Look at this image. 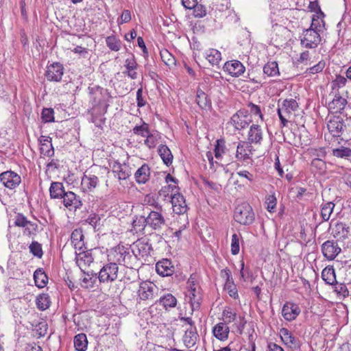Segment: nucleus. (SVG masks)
I'll use <instances>...</instances> for the list:
<instances>
[{"label":"nucleus","instance_id":"36","mask_svg":"<svg viewBox=\"0 0 351 351\" xmlns=\"http://www.w3.org/2000/svg\"><path fill=\"white\" fill-rule=\"evenodd\" d=\"M158 154L163 162L169 166L172 163L173 155L169 148L165 145H160L158 147Z\"/></svg>","mask_w":351,"mask_h":351},{"label":"nucleus","instance_id":"44","mask_svg":"<svg viewBox=\"0 0 351 351\" xmlns=\"http://www.w3.org/2000/svg\"><path fill=\"white\" fill-rule=\"evenodd\" d=\"M88 89L90 94L93 95V101L95 103L101 102L102 99L100 97H99V95L103 96L104 95L108 94L107 89H104L99 86L89 87Z\"/></svg>","mask_w":351,"mask_h":351},{"label":"nucleus","instance_id":"14","mask_svg":"<svg viewBox=\"0 0 351 351\" xmlns=\"http://www.w3.org/2000/svg\"><path fill=\"white\" fill-rule=\"evenodd\" d=\"M322 252L324 257L328 260H333L341 252V248L337 242L326 241L322 245Z\"/></svg>","mask_w":351,"mask_h":351},{"label":"nucleus","instance_id":"23","mask_svg":"<svg viewBox=\"0 0 351 351\" xmlns=\"http://www.w3.org/2000/svg\"><path fill=\"white\" fill-rule=\"evenodd\" d=\"M252 154V146L248 142L241 141L238 143L236 153V158L238 160H247Z\"/></svg>","mask_w":351,"mask_h":351},{"label":"nucleus","instance_id":"16","mask_svg":"<svg viewBox=\"0 0 351 351\" xmlns=\"http://www.w3.org/2000/svg\"><path fill=\"white\" fill-rule=\"evenodd\" d=\"M223 70L232 77H239L245 72V68L240 61L233 60L225 63Z\"/></svg>","mask_w":351,"mask_h":351},{"label":"nucleus","instance_id":"17","mask_svg":"<svg viewBox=\"0 0 351 351\" xmlns=\"http://www.w3.org/2000/svg\"><path fill=\"white\" fill-rule=\"evenodd\" d=\"M112 171L119 180H126L131 175V169L125 163L121 164L118 161H114L110 165Z\"/></svg>","mask_w":351,"mask_h":351},{"label":"nucleus","instance_id":"57","mask_svg":"<svg viewBox=\"0 0 351 351\" xmlns=\"http://www.w3.org/2000/svg\"><path fill=\"white\" fill-rule=\"evenodd\" d=\"M192 9H193V16L195 18H203L207 14L206 8L202 4H198L197 3Z\"/></svg>","mask_w":351,"mask_h":351},{"label":"nucleus","instance_id":"47","mask_svg":"<svg viewBox=\"0 0 351 351\" xmlns=\"http://www.w3.org/2000/svg\"><path fill=\"white\" fill-rule=\"evenodd\" d=\"M85 221L90 224L96 230H99L101 226V217L96 213L90 214Z\"/></svg>","mask_w":351,"mask_h":351},{"label":"nucleus","instance_id":"50","mask_svg":"<svg viewBox=\"0 0 351 351\" xmlns=\"http://www.w3.org/2000/svg\"><path fill=\"white\" fill-rule=\"evenodd\" d=\"M223 323L228 324L237 319V313L233 312L232 309L229 307L226 308L222 313Z\"/></svg>","mask_w":351,"mask_h":351},{"label":"nucleus","instance_id":"7","mask_svg":"<svg viewBox=\"0 0 351 351\" xmlns=\"http://www.w3.org/2000/svg\"><path fill=\"white\" fill-rule=\"evenodd\" d=\"M157 291L158 288L154 283L145 281L140 284L137 293L140 300L152 301L156 298Z\"/></svg>","mask_w":351,"mask_h":351},{"label":"nucleus","instance_id":"33","mask_svg":"<svg viewBox=\"0 0 351 351\" xmlns=\"http://www.w3.org/2000/svg\"><path fill=\"white\" fill-rule=\"evenodd\" d=\"M150 169L146 164L137 169L134 174L136 181L139 184H145L149 178Z\"/></svg>","mask_w":351,"mask_h":351},{"label":"nucleus","instance_id":"54","mask_svg":"<svg viewBox=\"0 0 351 351\" xmlns=\"http://www.w3.org/2000/svg\"><path fill=\"white\" fill-rule=\"evenodd\" d=\"M30 252L38 258H41L43 254L41 244L37 241H32L29 246Z\"/></svg>","mask_w":351,"mask_h":351},{"label":"nucleus","instance_id":"62","mask_svg":"<svg viewBox=\"0 0 351 351\" xmlns=\"http://www.w3.org/2000/svg\"><path fill=\"white\" fill-rule=\"evenodd\" d=\"M333 155L338 158H344L351 156V149L348 147H341L333 149Z\"/></svg>","mask_w":351,"mask_h":351},{"label":"nucleus","instance_id":"28","mask_svg":"<svg viewBox=\"0 0 351 351\" xmlns=\"http://www.w3.org/2000/svg\"><path fill=\"white\" fill-rule=\"evenodd\" d=\"M124 66L125 68V71L123 72V74L127 75L132 80H136L138 77V74L135 71L137 69L138 64L136 63L134 56L125 60Z\"/></svg>","mask_w":351,"mask_h":351},{"label":"nucleus","instance_id":"45","mask_svg":"<svg viewBox=\"0 0 351 351\" xmlns=\"http://www.w3.org/2000/svg\"><path fill=\"white\" fill-rule=\"evenodd\" d=\"M132 230L136 232H142L147 226V219L143 216H136L132 221Z\"/></svg>","mask_w":351,"mask_h":351},{"label":"nucleus","instance_id":"64","mask_svg":"<svg viewBox=\"0 0 351 351\" xmlns=\"http://www.w3.org/2000/svg\"><path fill=\"white\" fill-rule=\"evenodd\" d=\"M239 237L237 234H234L231 241V253L233 255H237L239 254Z\"/></svg>","mask_w":351,"mask_h":351},{"label":"nucleus","instance_id":"32","mask_svg":"<svg viewBox=\"0 0 351 351\" xmlns=\"http://www.w3.org/2000/svg\"><path fill=\"white\" fill-rule=\"evenodd\" d=\"M66 191L62 182H51L49 188V194L51 199H62Z\"/></svg>","mask_w":351,"mask_h":351},{"label":"nucleus","instance_id":"53","mask_svg":"<svg viewBox=\"0 0 351 351\" xmlns=\"http://www.w3.org/2000/svg\"><path fill=\"white\" fill-rule=\"evenodd\" d=\"M309 28L316 29V31L320 34V32H322L325 29V22L323 19H320L318 16L317 19L313 17Z\"/></svg>","mask_w":351,"mask_h":351},{"label":"nucleus","instance_id":"55","mask_svg":"<svg viewBox=\"0 0 351 351\" xmlns=\"http://www.w3.org/2000/svg\"><path fill=\"white\" fill-rule=\"evenodd\" d=\"M41 117L45 123H51L54 121V110L53 108H43Z\"/></svg>","mask_w":351,"mask_h":351},{"label":"nucleus","instance_id":"11","mask_svg":"<svg viewBox=\"0 0 351 351\" xmlns=\"http://www.w3.org/2000/svg\"><path fill=\"white\" fill-rule=\"evenodd\" d=\"M301 312L300 308L297 304L287 302L282 307V315L288 322L295 320Z\"/></svg>","mask_w":351,"mask_h":351},{"label":"nucleus","instance_id":"24","mask_svg":"<svg viewBox=\"0 0 351 351\" xmlns=\"http://www.w3.org/2000/svg\"><path fill=\"white\" fill-rule=\"evenodd\" d=\"M247 140L250 144H261L263 141V131L258 125H251L248 132Z\"/></svg>","mask_w":351,"mask_h":351},{"label":"nucleus","instance_id":"13","mask_svg":"<svg viewBox=\"0 0 351 351\" xmlns=\"http://www.w3.org/2000/svg\"><path fill=\"white\" fill-rule=\"evenodd\" d=\"M172 208L174 213L178 215L184 214L188 209L184 196L180 193L171 195Z\"/></svg>","mask_w":351,"mask_h":351},{"label":"nucleus","instance_id":"52","mask_svg":"<svg viewBox=\"0 0 351 351\" xmlns=\"http://www.w3.org/2000/svg\"><path fill=\"white\" fill-rule=\"evenodd\" d=\"M38 230V226L37 223L29 221L27 225L25 226L23 230V234L25 236L30 237L35 235Z\"/></svg>","mask_w":351,"mask_h":351},{"label":"nucleus","instance_id":"20","mask_svg":"<svg viewBox=\"0 0 351 351\" xmlns=\"http://www.w3.org/2000/svg\"><path fill=\"white\" fill-rule=\"evenodd\" d=\"M156 270L160 276H170L173 274L175 268L170 260L162 259L156 263Z\"/></svg>","mask_w":351,"mask_h":351},{"label":"nucleus","instance_id":"35","mask_svg":"<svg viewBox=\"0 0 351 351\" xmlns=\"http://www.w3.org/2000/svg\"><path fill=\"white\" fill-rule=\"evenodd\" d=\"M35 285L38 288H43L48 282V277L41 268L37 269L34 273Z\"/></svg>","mask_w":351,"mask_h":351},{"label":"nucleus","instance_id":"5","mask_svg":"<svg viewBox=\"0 0 351 351\" xmlns=\"http://www.w3.org/2000/svg\"><path fill=\"white\" fill-rule=\"evenodd\" d=\"M300 45L302 47L307 49H315L321 43L320 34L316 29L311 28L306 29L303 31L300 36Z\"/></svg>","mask_w":351,"mask_h":351},{"label":"nucleus","instance_id":"41","mask_svg":"<svg viewBox=\"0 0 351 351\" xmlns=\"http://www.w3.org/2000/svg\"><path fill=\"white\" fill-rule=\"evenodd\" d=\"M334 208L335 204L332 202H328L322 205L320 214L324 221H328L330 219Z\"/></svg>","mask_w":351,"mask_h":351},{"label":"nucleus","instance_id":"26","mask_svg":"<svg viewBox=\"0 0 351 351\" xmlns=\"http://www.w3.org/2000/svg\"><path fill=\"white\" fill-rule=\"evenodd\" d=\"M76 264L79 266L82 271L83 267L90 265L93 261V257L90 252L84 250L79 251V253L76 252Z\"/></svg>","mask_w":351,"mask_h":351},{"label":"nucleus","instance_id":"59","mask_svg":"<svg viewBox=\"0 0 351 351\" xmlns=\"http://www.w3.org/2000/svg\"><path fill=\"white\" fill-rule=\"evenodd\" d=\"M40 153L45 156H53L54 154V149L52 143H42L40 147Z\"/></svg>","mask_w":351,"mask_h":351},{"label":"nucleus","instance_id":"60","mask_svg":"<svg viewBox=\"0 0 351 351\" xmlns=\"http://www.w3.org/2000/svg\"><path fill=\"white\" fill-rule=\"evenodd\" d=\"M277 203V199L274 195H269L267 196L265 204H267V210L273 213L275 211L276 206Z\"/></svg>","mask_w":351,"mask_h":351},{"label":"nucleus","instance_id":"1","mask_svg":"<svg viewBox=\"0 0 351 351\" xmlns=\"http://www.w3.org/2000/svg\"><path fill=\"white\" fill-rule=\"evenodd\" d=\"M108 257V261L123 265L128 268H132L134 262L136 261V257L133 254H130L129 249L120 245L114 247Z\"/></svg>","mask_w":351,"mask_h":351},{"label":"nucleus","instance_id":"21","mask_svg":"<svg viewBox=\"0 0 351 351\" xmlns=\"http://www.w3.org/2000/svg\"><path fill=\"white\" fill-rule=\"evenodd\" d=\"M199 338L196 326H192L187 328L183 336V342L187 348H193Z\"/></svg>","mask_w":351,"mask_h":351},{"label":"nucleus","instance_id":"34","mask_svg":"<svg viewBox=\"0 0 351 351\" xmlns=\"http://www.w3.org/2000/svg\"><path fill=\"white\" fill-rule=\"evenodd\" d=\"M349 227L342 222H336L332 228V233L336 238H346L348 234Z\"/></svg>","mask_w":351,"mask_h":351},{"label":"nucleus","instance_id":"2","mask_svg":"<svg viewBox=\"0 0 351 351\" xmlns=\"http://www.w3.org/2000/svg\"><path fill=\"white\" fill-rule=\"evenodd\" d=\"M234 219L241 225L248 226L254 222L255 215L251 206L249 204L243 203L235 208Z\"/></svg>","mask_w":351,"mask_h":351},{"label":"nucleus","instance_id":"38","mask_svg":"<svg viewBox=\"0 0 351 351\" xmlns=\"http://www.w3.org/2000/svg\"><path fill=\"white\" fill-rule=\"evenodd\" d=\"M51 301L47 293L39 294L36 298V305L40 311H45L50 306Z\"/></svg>","mask_w":351,"mask_h":351},{"label":"nucleus","instance_id":"8","mask_svg":"<svg viewBox=\"0 0 351 351\" xmlns=\"http://www.w3.org/2000/svg\"><path fill=\"white\" fill-rule=\"evenodd\" d=\"M0 182L5 188L14 189L21 182V178L14 171H6L0 174Z\"/></svg>","mask_w":351,"mask_h":351},{"label":"nucleus","instance_id":"51","mask_svg":"<svg viewBox=\"0 0 351 351\" xmlns=\"http://www.w3.org/2000/svg\"><path fill=\"white\" fill-rule=\"evenodd\" d=\"M134 134L146 137L149 133V125L145 122L141 125H136L132 130Z\"/></svg>","mask_w":351,"mask_h":351},{"label":"nucleus","instance_id":"27","mask_svg":"<svg viewBox=\"0 0 351 351\" xmlns=\"http://www.w3.org/2000/svg\"><path fill=\"white\" fill-rule=\"evenodd\" d=\"M195 101L199 107L202 110H208L212 107L210 99L200 88L197 89Z\"/></svg>","mask_w":351,"mask_h":351},{"label":"nucleus","instance_id":"3","mask_svg":"<svg viewBox=\"0 0 351 351\" xmlns=\"http://www.w3.org/2000/svg\"><path fill=\"white\" fill-rule=\"evenodd\" d=\"M298 104L293 99H286L278 104V114L282 126H286L291 114L298 109Z\"/></svg>","mask_w":351,"mask_h":351},{"label":"nucleus","instance_id":"15","mask_svg":"<svg viewBox=\"0 0 351 351\" xmlns=\"http://www.w3.org/2000/svg\"><path fill=\"white\" fill-rule=\"evenodd\" d=\"M152 250V245L147 240L138 239L133 244L132 253L136 258L137 256H147Z\"/></svg>","mask_w":351,"mask_h":351},{"label":"nucleus","instance_id":"39","mask_svg":"<svg viewBox=\"0 0 351 351\" xmlns=\"http://www.w3.org/2000/svg\"><path fill=\"white\" fill-rule=\"evenodd\" d=\"M322 278L326 284L330 285H333L337 282L335 269L332 267H325L322 270Z\"/></svg>","mask_w":351,"mask_h":351},{"label":"nucleus","instance_id":"29","mask_svg":"<svg viewBox=\"0 0 351 351\" xmlns=\"http://www.w3.org/2000/svg\"><path fill=\"white\" fill-rule=\"evenodd\" d=\"M347 104V100L340 95H335L331 102L328 104L329 110L333 113H341Z\"/></svg>","mask_w":351,"mask_h":351},{"label":"nucleus","instance_id":"46","mask_svg":"<svg viewBox=\"0 0 351 351\" xmlns=\"http://www.w3.org/2000/svg\"><path fill=\"white\" fill-rule=\"evenodd\" d=\"M160 303L166 308H173L176 306L177 300L176 298L171 293H168L165 295L164 296L160 298Z\"/></svg>","mask_w":351,"mask_h":351},{"label":"nucleus","instance_id":"40","mask_svg":"<svg viewBox=\"0 0 351 351\" xmlns=\"http://www.w3.org/2000/svg\"><path fill=\"white\" fill-rule=\"evenodd\" d=\"M205 57L212 65H217L221 60V53L215 49L207 50Z\"/></svg>","mask_w":351,"mask_h":351},{"label":"nucleus","instance_id":"12","mask_svg":"<svg viewBox=\"0 0 351 351\" xmlns=\"http://www.w3.org/2000/svg\"><path fill=\"white\" fill-rule=\"evenodd\" d=\"M63 74V65L59 62H54L47 66L45 76L49 81L60 82Z\"/></svg>","mask_w":351,"mask_h":351},{"label":"nucleus","instance_id":"42","mask_svg":"<svg viewBox=\"0 0 351 351\" xmlns=\"http://www.w3.org/2000/svg\"><path fill=\"white\" fill-rule=\"evenodd\" d=\"M228 149L226 146V142L223 138L217 140L215 145L214 153L217 159H221L223 154H226Z\"/></svg>","mask_w":351,"mask_h":351},{"label":"nucleus","instance_id":"58","mask_svg":"<svg viewBox=\"0 0 351 351\" xmlns=\"http://www.w3.org/2000/svg\"><path fill=\"white\" fill-rule=\"evenodd\" d=\"M335 291L339 295L346 298L349 295V291L345 284L338 283L337 282L334 284Z\"/></svg>","mask_w":351,"mask_h":351},{"label":"nucleus","instance_id":"22","mask_svg":"<svg viewBox=\"0 0 351 351\" xmlns=\"http://www.w3.org/2000/svg\"><path fill=\"white\" fill-rule=\"evenodd\" d=\"M84 236L81 228L75 229L71 235V241L76 250H86L84 243Z\"/></svg>","mask_w":351,"mask_h":351},{"label":"nucleus","instance_id":"4","mask_svg":"<svg viewBox=\"0 0 351 351\" xmlns=\"http://www.w3.org/2000/svg\"><path fill=\"white\" fill-rule=\"evenodd\" d=\"M152 204L154 206L156 210L151 211L146 217L147 226L154 230H160L165 226L166 220L160 213L162 206L156 203L154 199H152Z\"/></svg>","mask_w":351,"mask_h":351},{"label":"nucleus","instance_id":"49","mask_svg":"<svg viewBox=\"0 0 351 351\" xmlns=\"http://www.w3.org/2000/svg\"><path fill=\"white\" fill-rule=\"evenodd\" d=\"M107 46L114 51H118L121 48V41L118 40L115 36H108L106 39Z\"/></svg>","mask_w":351,"mask_h":351},{"label":"nucleus","instance_id":"9","mask_svg":"<svg viewBox=\"0 0 351 351\" xmlns=\"http://www.w3.org/2000/svg\"><path fill=\"white\" fill-rule=\"evenodd\" d=\"M252 120L246 112L239 110L232 115L230 123L237 130L245 128L251 123Z\"/></svg>","mask_w":351,"mask_h":351},{"label":"nucleus","instance_id":"31","mask_svg":"<svg viewBox=\"0 0 351 351\" xmlns=\"http://www.w3.org/2000/svg\"><path fill=\"white\" fill-rule=\"evenodd\" d=\"M98 183V178L96 176L90 173H85L82 178V186L86 190H93L97 187Z\"/></svg>","mask_w":351,"mask_h":351},{"label":"nucleus","instance_id":"30","mask_svg":"<svg viewBox=\"0 0 351 351\" xmlns=\"http://www.w3.org/2000/svg\"><path fill=\"white\" fill-rule=\"evenodd\" d=\"M280 335L285 344L289 347H299L298 341L287 328H282L280 330Z\"/></svg>","mask_w":351,"mask_h":351},{"label":"nucleus","instance_id":"19","mask_svg":"<svg viewBox=\"0 0 351 351\" xmlns=\"http://www.w3.org/2000/svg\"><path fill=\"white\" fill-rule=\"evenodd\" d=\"M62 199H63L64 206L70 210L71 207L77 210L80 209L82 206V202L80 198L72 191H66Z\"/></svg>","mask_w":351,"mask_h":351},{"label":"nucleus","instance_id":"61","mask_svg":"<svg viewBox=\"0 0 351 351\" xmlns=\"http://www.w3.org/2000/svg\"><path fill=\"white\" fill-rule=\"evenodd\" d=\"M193 289L200 290V287L198 285L196 276L192 274L186 282V291H192Z\"/></svg>","mask_w":351,"mask_h":351},{"label":"nucleus","instance_id":"63","mask_svg":"<svg viewBox=\"0 0 351 351\" xmlns=\"http://www.w3.org/2000/svg\"><path fill=\"white\" fill-rule=\"evenodd\" d=\"M158 135H155L149 132L145 140V145H146L149 149H152L156 147L158 143Z\"/></svg>","mask_w":351,"mask_h":351},{"label":"nucleus","instance_id":"56","mask_svg":"<svg viewBox=\"0 0 351 351\" xmlns=\"http://www.w3.org/2000/svg\"><path fill=\"white\" fill-rule=\"evenodd\" d=\"M224 289L228 291L229 295L231 298H233L234 299L239 298L237 289L233 280L226 282L224 285Z\"/></svg>","mask_w":351,"mask_h":351},{"label":"nucleus","instance_id":"48","mask_svg":"<svg viewBox=\"0 0 351 351\" xmlns=\"http://www.w3.org/2000/svg\"><path fill=\"white\" fill-rule=\"evenodd\" d=\"M160 57L163 62L169 66H173L176 65V59L174 56L167 49L160 51Z\"/></svg>","mask_w":351,"mask_h":351},{"label":"nucleus","instance_id":"18","mask_svg":"<svg viewBox=\"0 0 351 351\" xmlns=\"http://www.w3.org/2000/svg\"><path fill=\"white\" fill-rule=\"evenodd\" d=\"M185 301L190 304L193 311L199 309L202 301L200 290L193 289L192 291H186Z\"/></svg>","mask_w":351,"mask_h":351},{"label":"nucleus","instance_id":"6","mask_svg":"<svg viewBox=\"0 0 351 351\" xmlns=\"http://www.w3.org/2000/svg\"><path fill=\"white\" fill-rule=\"evenodd\" d=\"M119 267L117 263L111 261L103 266L98 274V279L101 283H109L114 281L118 277Z\"/></svg>","mask_w":351,"mask_h":351},{"label":"nucleus","instance_id":"10","mask_svg":"<svg viewBox=\"0 0 351 351\" xmlns=\"http://www.w3.org/2000/svg\"><path fill=\"white\" fill-rule=\"evenodd\" d=\"M327 128L329 132L334 137H339L346 128V125L344 124L343 119L339 116H337L333 117L328 121Z\"/></svg>","mask_w":351,"mask_h":351},{"label":"nucleus","instance_id":"37","mask_svg":"<svg viewBox=\"0 0 351 351\" xmlns=\"http://www.w3.org/2000/svg\"><path fill=\"white\" fill-rule=\"evenodd\" d=\"M74 347L77 351H85L87 348L88 341L86 335L84 333H80L75 336Z\"/></svg>","mask_w":351,"mask_h":351},{"label":"nucleus","instance_id":"43","mask_svg":"<svg viewBox=\"0 0 351 351\" xmlns=\"http://www.w3.org/2000/svg\"><path fill=\"white\" fill-rule=\"evenodd\" d=\"M263 73L269 77L280 75L278 66L276 62H269L263 67Z\"/></svg>","mask_w":351,"mask_h":351},{"label":"nucleus","instance_id":"25","mask_svg":"<svg viewBox=\"0 0 351 351\" xmlns=\"http://www.w3.org/2000/svg\"><path fill=\"white\" fill-rule=\"evenodd\" d=\"M212 332L215 338L224 341L228 338L230 328L226 323L220 322L213 328Z\"/></svg>","mask_w":351,"mask_h":351}]
</instances>
